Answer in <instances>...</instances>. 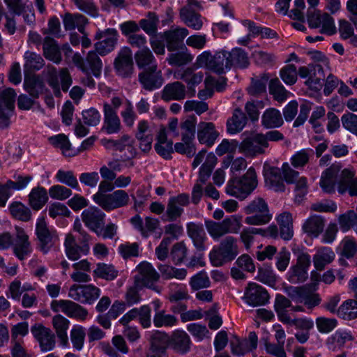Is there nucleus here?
Here are the masks:
<instances>
[{"label": "nucleus", "mask_w": 357, "mask_h": 357, "mask_svg": "<svg viewBox=\"0 0 357 357\" xmlns=\"http://www.w3.org/2000/svg\"><path fill=\"white\" fill-rule=\"evenodd\" d=\"M257 174L250 167L241 177L231 178L227 184L225 192L240 199H245L257 186Z\"/></svg>", "instance_id": "nucleus-1"}, {"label": "nucleus", "mask_w": 357, "mask_h": 357, "mask_svg": "<svg viewBox=\"0 0 357 357\" xmlns=\"http://www.w3.org/2000/svg\"><path fill=\"white\" fill-rule=\"evenodd\" d=\"M205 226L211 238L217 241L227 234H238L242 227V217L233 215L220 222L206 220Z\"/></svg>", "instance_id": "nucleus-2"}, {"label": "nucleus", "mask_w": 357, "mask_h": 357, "mask_svg": "<svg viewBox=\"0 0 357 357\" xmlns=\"http://www.w3.org/2000/svg\"><path fill=\"white\" fill-rule=\"evenodd\" d=\"M123 105V99L119 96L111 98V102L103 103V124L102 131L109 134H117L122 129V124L117 114L119 108Z\"/></svg>", "instance_id": "nucleus-3"}, {"label": "nucleus", "mask_w": 357, "mask_h": 357, "mask_svg": "<svg viewBox=\"0 0 357 357\" xmlns=\"http://www.w3.org/2000/svg\"><path fill=\"white\" fill-rule=\"evenodd\" d=\"M243 211L248 215L245 218V223L248 225H266L272 219L267 203L261 197L255 198L250 202Z\"/></svg>", "instance_id": "nucleus-4"}, {"label": "nucleus", "mask_w": 357, "mask_h": 357, "mask_svg": "<svg viewBox=\"0 0 357 357\" xmlns=\"http://www.w3.org/2000/svg\"><path fill=\"white\" fill-rule=\"evenodd\" d=\"M227 56L228 52L225 50L216 52L214 55L209 51H204L197 57L196 64L198 67L222 74L229 70Z\"/></svg>", "instance_id": "nucleus-5"}, {"label": "nucleus", "mask_w": 357, "mask_h": 357, "mask_svg": "<svg viewBox=\"0 0 357 357\" xmlns=\"http://www.w3.org/2000/svg\"><path fill=\"white\" fill-rule=\"evenodd\" d=\"M238 254L237 240L231 236H227L220 242L218 249H213L210 253V259L215 266L231 261Z\"/></svg>", "instance_id": "nucleus-6"}, {"label": "nucleus", "mask_w": 357, "mask_h": 357, "mask_svg": "<svg viewBox=\"0 0 357 357\" xmlns=\"http://www.w3.org/2000/svg\"><path fill=\"white\" fill-rule=\"evenodd\" d=\"M137 274L135 276L134 280L135 284L160 293L161 288L155 284L160 279V274L150 263L146 261L140 263L137 266Z\"/></svg>", "instance_id": "nucleus-7"}, {"label": "nucleus", "mask_w": 357, "mask_h": 357, "mask_svg": "<svg viewBox=\"0 0 357 357\" xmlns=\"http://www.w3.org/2000/svg\"><path fill=\"white\" fill-rule=\"evenodd\" d=\"M241 137L243 139L238 144V152L247 158H255L266 153L265 146L262 145L259 132L248 133L244 132Z\"/></svg>", "instance_id": "nucleus-8"}, {"label": "nucleus", "mask_w": 357, "mask_h": 357, "mask_svg": "<svg viewBox=\"0 0 357 357\" xmlns=\"http://www.w3.org/2000/svg\"><path fill=\"white\" fill-rule=\"evenodd\" d=\"M36 234L38 241V246L45 254L47 253L58 241L56 231L49 228L44 217L37 220Z\"/></svg>", "instance_id": "nucleus-9"}, {"label": "nucleus", "mask_w": 357, "mask_h": 357, "mask_svg": "<svg viewBox=\"0 0 357 357\" xmlns=\"http://www.w3.org/2000/svg\"><path fill=\"white\" fill-rule=\"evenodd\" d=\"M51 310L54 312H61L70 318L85 320L87 310L77 303L70 300H53L50 303Z\"/></svg>", "instance_id": "nucleus-10"}, {"label": "nucleus", "mask_w": 357, "mask_h": 357, "mask_svg": "<svg viewBox=\"0 0 357 357\" xmlns=\"http://www.w3.org/2000/svg\"><path fill=\"white\" fill-rule=\"evenodd\" d=\"M96 52L90 51L85 60L79 54L76 53L73 55V61L78 68L86 74L91 73L95 77H98L101 73L102 64Z\"/></svg>", "instance_id": "nucleus-11"}, {"label": "nucleus", "mask_w": 357, "mask_h": 357, "mask_svg": "<svg viewBox=\"0 0 357 357\" xmlns=\"http://www.w3.org/2000/svg\"><path fill=\"white\" fill-rule=\"evenodd\" d=\"M100 295V289L92 284L72 285L68 291V296L81 303L92 304Z\"/></svg>", "instance_id": "nucleus-12"}, {"label": "nucleus", "mask_w": 357, "mask_h": 357, "mask_svg": "<svg viewBox=\"0 0 357 357\" xmlns=\"http://www.w3.org/2000/svg\"><path fill=\"white\" fill-rule=\"evenodd\" d=\"M307 13V22L310 28H321V33L330 36L335 33L334 20L328 13H321L320 11L310 9Z\"/></svg>", "instance_id": "nucleus-13"}, {"label": "nucleus", "mask_w": 357, "mask_h": 357, "mask_svg": "<svg viewBox=\"0 0 357 357\" xmlns=\"http://www.w3.org/2000/svg\"><path fill=\"white\" fill-rule=\"evenodd\" d=\"M99 197L100 199L97 204L106 211L124 207L130 201L128 194L123 190H116L112 193L101 195Z\"/></svg>", "instance_id": "nucleus-14"}, {"label": "nucleus", "mask_w": 357, "mask_h": 357, "mask_svg": "<svg viewBox=\"0 0 357 357\" xmlns=\"http://www.w3.org/2000/svg\"><path fill=\"white\" fill-rule=\"evenodd\" d=\"M16 93L8 88L0 93V128H7L10 124V114L14 109Z\"/></svg>", "instance_id": "nucleus-15"}, {"label": "nucleus", "mask_w": 357, "mask_h": 357, "mask_svg": "<svg viewBox=\"0 0 357 357\" xmlns=\"http://www.w3.org/2000/svg\"><path fill=\"white\" fill-rule=\"evenodd\" d=\"M117 31L114 29H107L105 31H98L95 36V39L102 40L95 43L96 52L100 55H106L112 52L116 44Z\"/></svg>", "instance_id": "nucleus-16"}, {"label": "nucleus", "mask_w": 357, "mask_h": 357, "mask_svg": "<svg viewBox=\"0 0 357 357\" xmlns=\"http://www.w3.org/2000/svg\"><path fill=\"white\" fill-rule=\"evenodd\" d=\"M31 331L43 352L52 351L55 347V335L50 328L36 324L31 327Z\"/></svg>", "instance_id": "nucleus-17"}, {"label": "nucleus", "mask_w": 357, "mask_h": 357, "mask_svg": "<svg viewBox=\"0 0 357 357\" xmlns=\"http://www.w3.org/2000/svg\"><path fill=\"white\" fill-rule=\"evenodd\" d=\"M139 81L144 89L153 91L160 88L164 79L161 70H158V65H153L139 74Z\"/></svg>", "instance_id": "nucleus-18"}, {"label": "nucleus", "mask_w": 357, "mask_h": 357, "mask_svg": "<svg viewBox=\"0 0 357 357\" xmlns=\"http://www.w3.org/2000/svg\"><path fill=\"white\" fill-rule=\"evenodd\" d=\"M189 203L190 197L186 193L170 197L165 212L166 220L174 222L178 219L183 212V207L187 206Z\"/></svg>", "instance_id": "nucleus-19"}, {"label": "nucleus", "mask_w": 357, "mask_h": 357, "mask_svg": "<svg viewBox=\"0 0 357 357\" xmlns=\"http://www.w3.org/2000/svg\"><path fill=\"white\" fill-rule=\"evenodd\" d=\"M342 167L341 163L335 162L322 172L319 185L325 193L331 194L335 192V186L337 185L338 183V175Z\"/></svg>", "instance_id": "nucleus-20"}, {"label": "nucleus", "mask_w": 357, "mask_h": 357, "mask_svg": "<svg viewBox=\"0 0 357 357\" xmlns=\"http://www.w3.org/2000/svg\"><path fill=\"white\" fill-rule=\"evenodd\" d=\"M135 138L139 142V147L144 153H148L152 147L154 132L146 120H140L137 125Z\"/></svg>", "instance_id": "nucleus-21"}, {"label": "nucleus", "mask_w": 357, "mask_h": 357, "mask_svg": "<svg viewBox=\"0 0 357 357\" xmlns=\"http://www.w3.org/2000/svg\"><path fill=\"white\" fill-rule=\"evenodd\" d=\"M114 68L117 74L124 78L132 75L134 70L132 51L129 47L121 50L114 61Z\"/></svg>", "instance_id": "nucleus-22"}, {"label": "nucleus", "mask_w": 357, "mask_h": 357, "mask_svg": "<svg viewBox=\"0 0 357 357\" xmlns=\"http://www.w3.org/2000/svg\"><path fill=\"white\" fill-rule=\"evenodd\" d=\"M81 217L84 225L93 232H98L105 224V214L97 207L84 210Z\"/></svg>", "instance_id": "nucleus-23"}, {"label": "nucleus", "mask_w": 357, "mask_h": 357, "mask_svg": "<svg viewBox=\"0 0 357 357\" xmlns=\"http://www.w3.org/2000/svg\"><path fill=\"white\" fill-rule=\"evenodd\" d=\"M15 236L13 252L19 259L23 260L32 252L29 237L23 228L17 226L15 227Z\"/></svg>", "instance_id": "nucleus-24"}, {"label": "nucleus", "mask_w": 357, "mask_h": 357, "mask_svg": "<svg viewBox=\"0 0 357 357\" xmlns=\"http://www.w3.org/2000/svg\"><path fill=\"white\" fill-rule=\"evenodd\" d=\"M244 298L248 304L258 306L266 304L269 296L263 287L255 283H250L245 291Z\"/></svg>", "instance_id": "nucleus-25"}, {"label": "nucleus", "mask_w": 357, "mask_h": 357, "mask_svg": "<svg viewBox=\"0 0 357 357\" xmlns=\"http://www.w3.org/2000/svg\"><path fill=\"white\" fill-rule=\"evenodd\" d=\"M337 191L340 194L349 192L351 196H357V178L355 177L354 170L345 168L341 171Z\"/></svg>", "instance_id": "nucleus-26"}, {"label": "nucleus", "mask_w": 357, "mask_h": 357, "mask_svg": "<svg viewBox=\"0 0 357 357\" xmlns=\"http://www.w3.org/2000/svg\"><path fill=\"white\" fill-rule=\"evenodd\" d=\"M188 34V30L184 27H176L165 31L162 38L168 51L178 50L183 45V40Z\"/></svg>", "instance_id": "nucleus-27"}, {"label": "nucleus", "mask_w": 357, "mask_h": 357, "mask_svg": "<svg viewBox=\"0 0 357 357\" xmlns=\"http://www.w3.org/2000/svg\"><path fill=\"white\" fill-rule=\"evenodd\" d=\"M130 222L144 238H148L160 227L159 220L149 216L146 217L143 221L139 215H135L130 219Z\"/></svg>", "instance_id": "nucleus-28"}, {"label": "nucleus", "mask_w": 357, "mask_h": 357, "mask_svg": "<svg viewBox=\"0 0 357 357\" xmlns=\"http://www.w3.org/2000/svg\"><path fill=\"white\" fill-rule=\"evenodd\" d=\"M191 344L190 336L183 331L176 330L170 337L169 346L178 354L183 355L188 353Z\"/></svg>", "instance_id": "nucleus-29"}, {"label": "nucleus", "mask_w": 357, "mask_h": 357, "mask_svg": "<svg viewBox=\"0 0 357 357\" xmlns=\"http://www.w3.org/2000/svg\"><path fill=\"white\" fill-rule=\"evenodd\" d=\"M264 175L266 185L276 192L284 190V184L281 170L278 167L264 166Z\"/></svg>", "instance_id": "nucleus-30"}, {"label": "nucleus", "mask_w": 357, "mask_h": 357, "mask_svg": "<svg viewBox=\"0 0 357 357\" xmlns=\"http://www.w3.org/2000/svg\"><path fill=\"white\" fill-rule=\"evenodd\" d=\"M66 254L70 260L75 261L89 252V245H78L76 238L72 234H68L64 241Z\"/></svg>", "instance_id": "nucleus-31"}, {"label": "nucleus", "mask_w": 357, "mask_h": 357, "mask_svg": "<svg viewBox=\"0 0 357 357\" xmlns=\"http://www.w3.org/2000/svg\"><path fill=\"white\" fill-rule=\"evenodd\" d=\"M291 301L287 297L278 294L275 299L274 309L280 321L289 325L293 319L289 313Z\"/></svg>", "instance_id": "nucleus-32"}, {"label": "nucleus", "mask_w": 357, "mask_h": 357, "mask_svg": "<svg viewBox=\"0 0 357 357\" xmlns=\"http://www.w3.org/2000/svg\"><path fill=\"white\" fill-rule=\"evenodd\" d=\"M353 339L350 332L337 330L326 339V346L330 351H337L342 349L347 342L351 341Z\"/></svg>", "instance_id": "nucleus-33"}, {"label": "nucleus", "mask_w": 357, "mask_h": 357, "mask_svg": "<svg viewBox=\"0 0 357 357\" xmlns=\"http://www.w3.org/2000/svg\"><path fill=\"white\" fill-rule=\"evenodd\" d=\"M187 233L199 251H203L206 249L205 241L207 237L202 225L195 222L188 223Z\"/></svg>", "instance_id": "nucleus-34"}, {"label": "nucleus", "mask_w": 357, "mask_h": 357, "mask_svg": "<svg viewBox=\"0 0 357 357\" xmlns=\"http://www.w3.org/2000/svg\"><path fill=\"white\" fill-rule=\"evenodd\" d=\"M219 133L211 122H201L199 124L197 138L201 144L211 146L214 144Z\"/></svg>", "instance_id": "nucleus-35"}, {"label": "nucleus", "mask_w": 357, "mask_h": 357, "mask_svg": "<svg viewBox=\"0 0 357 357\" xmlns=\"http://www.w3.org/2000/svg\"><path fill=\"white\" fill-rule=\"evenodd\" d=\"M24 88L33 98H38L47 91L43 79L37 75L26 77Z\"/></svg>", "instance_id": "nucleus-36"}, {"label": "nucleus", "mask_w": 357, "mask_h": 357, "mask_svg": "<svg viewBox=\"0 0 357 357\" xmlns=\"http://www.w3.org/2000/svg\"><path fill=\"white\" fill-rule=\"evenodd\" d=\"M186 96V89L185 85L178 82H174L167 84L162 93V98L165 101L172 100H181Z\"/></svg>", "instance_id": "nucleus-37"}, {"label": "nucleus", "mask_w": 357, "mask_h": 357, "mask_svg": "<svg viewBox=\"0 0 357 357\" xmlns=\"http://www.w3.org/2000/svg\"><path fill=\"white\" fill-rule=\"evenodd\" d=\"M179 16L181 21L186 26L194 30H199L203 26V21L200 14L189 7L183 6L181 8L179 11Z\"/></svg>", "instance_id": "nucleus-38"}, {"label": "nucleus", "mask_w": 357, "mask_h": 357, "mask_svg": "<svg viewBox=\"0 0 357 357\" xmlns=\"http://www.w3.org/2000/svg\"><path fill=\"white\" fill-rule=\"evenodd\" d=\"M248 118L239 107L234 110L232 116L227 121V130L229 134L240 132L247 124Z\"/></svg>", "instance_id": "nucleus-39"}, {"label": "nucleus", "mask_w": 357, "mask_h": 357, "mask_svg": "<svg viewBox=\"0 0 357 357\" xmlns=\"http://www.w3.org/2000/svg\"><path fill=\"white\" fill-rule=\"evenodd\" d=\"M326 220L321 216L313 215L310 216L303 225V230L310 236L317 237L322 233Z\"/></svg>", "instance_id": "nucleus-40"}, {"label": "nucleus", "mask_w": 357, "mask_h": 357, "mask_svg": "<svg viewBox=\"0 0 357 357\" xmlns=\"http://www.w3.org/2000/svg\"><path fill=\"white\" fill-rule=\"evenodd\" d=\"M69 324V320L61 314H56L52 318V326L61 344L63 346H67L68 344L67 330Z\"/></svg>", "instance_id": "nucleus-41"}, {"label": "nucleus", "mask_w": 357, "mask_h": 357, "mask_svg": "<svg viewBox=\"0 0 357 357\" xmlns=\"http://www.w3.org/2000/svg\"><path fill=\"white\" fill-rule=\"evenodd\" d=\"M170 337L165 333L154 331L150 337V350L153 353L163 352L169 345Z\"/></svg>", "instance_id": "nucleus-42"}, {"label": "nucleus", "mask_w": 357, "mask_h": 357, "mask_svg": "<svg viewBox=\"0 0 357 357\" xmlns=\"http://www.w3.org/2000/svg\"><path fill=\"white\" fill-rule=\"evenodd\" d=\"M47 200V192L43 187L33 188L29 195V204L35 211L41 209Z\"/></svg>", "instance_id": "nucleus-43"}, {"label": "nucleus", "mask_w": 357, "mask_h": 357, "mask_svg": "<svg viewBox=\"0 0 357 357\" xmlns=\"http://www.w3.org/2000/svg\"><path fill=\"white\" fill-rule=\"evenodd\" d=\"M44 56L55 63H59L61 60V54L56 40L50 37H46L43 42Z\"/></svg>", "instance_id": "nucleus-44"}, {"label": "nucleus", "mask_w": 357, "mask_h": 357, "mask_svg": "<svg viewBox=\"0 0 357 357\" xmlns=\"http://www.w3.org/2000/svg\"><path fill=\"white\" fill-rule=\"evenodd\" d=\"M283 124V119L279 110L275 108L266 109L261 116V125L266 128H278Z\"/></svg>", "instance_id": "nucleus-45"}, {"label": "nucleus", "mask_w": 357, "mask_h": 357, "mask_svg": "<svg viewBox=\"0 0 357 357\" xmlns=\"http://www.w3.org/2000/svg\"><path fill=\"white\" fill-rule=\"evenodd\" d=\"M88 19L81 14L66 13L63 17V25L66 30H73L76 27L81 33H84V26Z\"/></svg>", "instance_id": "nucleus-46"}, {"label": "nucleus", "mask_w": 357, "mask_h": 357, "mask_svg": "<svg viewBox=\"0 0 357 357\" xmlns=\"http://www.w3.org/2000/svg\"><path fill=\"white\" fill-rule=\"evenodd\" d=\"M229 70L231 67L245 68L249 65V59L245 52L240 48H235L228 52Z\"/></svg>", "instance_id": "nucleus-47"}, {"label": "nucleus", "mask_w": 357, "mask_h": 357, "mask_svg": "<svg viewBox=\"0 0 357 357\" xmlns=\"http://www.w3.org/2000/svg\"><path fill=\"white\" fill-rule=\"evenodd\" d=\"M335 259L334 252L329 248H320L313 257V262L317 270H323L326 265L332 262Z\"/></svg>", "instance_id": "nucleus-48"}, {"label": "nucleus", "mask_w": 357, "mask_h": 357, "mask_svg": "<svg viewBox=\"0 0 357 357\" xmlns=\"http://www.w3.org/2000/svg\"><path fill=\"white\" fill-rule=\"evenodd\" d=\"M269 93L275 100L278 102H284L291 94L282 85L278 78L272 79L269 82Z\"/></svg>", "instance_id": "nucleus-49"}, {"label": "nucleus", "mask_w": 357, "mask_h": 357, "mask_svg": "<svg viewBox=\"0 0 357 357\" xmlns=\"http://www.w3.org/2000/svg\"><path fill=\"white\" fill-rule=\"evenodd\" d=\"M8 209L12 217L16 220L28 222L31 219V210L20 202H13Z\"/></svg>", "instance_id": "nucleus-50"}, {"label": "nucleus", "mask_w": 357, "mask_h": 357, "mask_svg": "<svg viewBox=\"0 0 357 357\" xmlns=\"http://www.w3.org/2000/svg\"><path fill=\"white\" fill-rule=\"evenodd\" d=\"M135 59L139 68H147L157 65L155 57L148 47H144L135 54Z\"/></svg>", "instance_id": "nucleus-51"}, {"label": "nucleus", "mask_w": 357, "mask_h": 357, "mask_svg": "<svg viewBox=\"0 0 357 357\" xmlns=\"http://www.w3.org/2000/svg\"><path fill=\"white\" fill-rule=\"evenodd\" d=\"M337 314L345 320L357 318V301L349 299L344 301L337 309Z\"/></svg>", "instance_id": "nucleus-52"}, {"label": "nucleus", "mask_w": 357, "mask_h": 357, "mask_svg": "<svg viewBox=\"0 0 357 357\" xmlns=\"http://www.w3.org/2000/svg\"><path fill=\"white\" fill-rule=\"evenodd\" d=\"M162 278L164 280H183L187 275V271L185 268H177L168 264H160L158 266Z\"/></svg>", "instance_id": "nucleus-53"}, {"label": "nucleus", "mask_w": 357, "mask_h": 357, "mask_svg": "<svg viewBox=\"0 0 357 357\" xmlns=\"http://www.w3.org/2000/svg\"><path fill=\"white\" fill-rule=\"evenodd\" d=\"M159 19L154 13H148L146 17L139 22V29L151 36H155L158 31Z\"/></svg>", "instance_id": "nucleus-54"}, {"label": "nucleus", "mask_w": 357, "mask_h": 357, "mask_svg": "<svg viewBox=\"0 0 357 357\" xmlns=\"http://www.w3.org/2000/svg\"><path fill=\"white\" fill-rule=\"evenodd\" d=\"M153 322L156 328L173 327L178 323V319L173 314H167L164 310L155 312Z\"/></svg>", "instance_id": "nucleus-55"}, {"label": "nucleus", "mask_w": 357, "mask_h": 357, "mask_svg": "<svg viewBox=\"0 0 357 357\" xmlns=\"http://www.w3.org/2000/svg\"><path fill=\"white\" fill-rule=\"evenodd\" d=\"M93 276L106 280H113L118 276V271L112 265L98 263L93 271Z\"/></svg>", "instance_id": "nucleus-56"}, {"label": "nucleus", "mask_w": 357, "mask_h": 357, "mask_svg": "<svg viewBox=\"0 0 357 357\" xmlns=\"http://www.w3.org/2000/svg\"><path fill=\"white\" fill-rule=\"evenodd\" d=\"M196 120L191 117L181 122L179 126L182 141H193L195 135Z\"/></svg>", "instance_id": "nucleus-57"}, {"label": "nucleus", "mask_w": 357, "mask_h": 357, "mask_svg": "<svg viewBox=\"0 0 357 357\" xmlns=\"http://www.w3.org/2000/svg\"><path fill=\"white\" fill-rule=\"evenodd\" d=\"M49 141L54 146L59 148L62 151V153L67 157L74 155L71 153V144L68 137L64 134H59L49 138Z\"/></svg>", "instance_id": "nucleus-58"}, {"label": "nucleus", "mask_w": 357, "mask_h": 357, "mask_svg": "<svg viewBox=\"0 0 357 357\" xmlns=\"http://www.w3.org/2000/svg\"><path fill=\"white\" fill-rule=\"evenodd\" d=\"M268 79L269 77L266 74H262L260 77L252 79L250 86L248 88V93L253 96H257L266 93Z\"/></svg>", "instance_id": "nucleus-59"}, {"label": "nucleus", "mask_w": 357, "mask_h": 357, "mask_svg": "<svg viewBox=\"0 0 357 357\" xmlns=\"http://www.w3.org/2000/svg\"><path fill=\"white\" fill-rule=\"evenodd\" d=\"M339 33L344 40H349V43L357 47V35L354 33V29L352 24L345 20H340L339 21Z\"/></svg>", "instance_id": "nucleus-60"}, {"label": "nucleus", "mask_w": 357, "mask_h": 357, "mask_svg": "<svg viewBox=\"0 0 357 357\" xmlns=\"http://www.w3.org/2000/svg\"><path fill=\"white\" fill-rule=\"evenodd\" d=\"M216 163L217 158L213 153H211L206 155L204 162L202 164L199 173L200 181H207Z\"/></svg>", "instance_id": "nucleus-61"}, {"label": "nucleus", "mask_w": 357, "mask_h": 357, "mask_svg": "<svg viewBox=\"0 0 357 357\" xmlns=\"http://www.w3.org/2000/svg\"><path fill=\"white\" fill-rule=\"evenodd\" d=\"M283 289L284 293L288 296V298L290 299L291 301H294L297 303H302L308 288L305 286L295 287L284 285Z\"/></svg>", "instance_id": "nucleus-62"}, {"label": "nucleus", "mask_w": 357, "mask_h": 357, "mask_svg": "<svg viewBox=\"0 0 357 357\" xmlns=\"http://www.w3.org/2000/svg\"><path fill=\"white\" fill-rule=\"evenodd\" d=\"M280 77L289 86L294 85L298 79V73L295 65L287 64L280 70Z\"/></svg>", "instance_id": "nucleus-63"}, {"label": "nucleus", "mask_w": 357, "mask_h": 357, "mask_svg": "<svg viewBox=\"0 0 357 357\" xmlns=\"http://www.w3.org/2000/svg\"><path fill=\"white\" fill-rule=\"evenodd\" d=\"M338 222L343 231H347L356 226L355 230L357 233V214L354 211L351 210L340 215Z\"/></svg>", "instance_id": "nucleus-64"}]
</instances>
